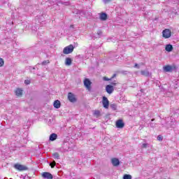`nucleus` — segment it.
Here are the masks:
<instances>
[{
    "label": "nucleus",
    "instance_id": "obj_1",
    "mask_svg": "<svg viewBox=\"0 0 179 179\" xmlns=\"http://www.w3.org/2000/svg\"><path fill=\"white\" fill-rule=\"evenodd\" d=\"M73 50H75L73 45H69L64 48L63 54L68 55V54H71L73 52Z\"/></svg>",
    "mask_w": 179,
    "mask_h": 179
},
{
    "label": "nucleus",
    "instance_id": "obj_2",
    "mask_svg": "<svg viewBox=\"0 0 179 179\" xmlns=\"http://www.w3.org/2000/svg\"><path fill=\"white\" fill-rule=\"evenodd\" d=\"M14 168L16 170H18V171H26L29 170V168H27V166L20 164H15L14 165Z\"/></svg>",
    "mask_w": 179,
    "mask_h": 179
},
{
    "label": "nucleus",
    "instance_id": "obj_3",
    "mask_svg": "<svg viewBox=\"0 0 179 179\" xmlns=\"http://www.w3.org/2000/svg\"><path fill=\"white\" fill-rule=\"evenodd\" d=\"M162 37H164V38H170L171 37V30L169 29L163 30Z\"/></svg>",
    "mask_w": 179,
    "mask_h": 179
},
{
    "label": "nucleus",
    "instance_id": "obj_4",
    "mask_svg": "<svg viewBox=\"0 0 179 179\" xmlns=\"http://www.w3.org/2000/svg\"><path fill=\"white\" fill-rule=\"evenodd\" d=\"M83 83L86 89L90 91L92 89V81L89 78H85L83 80Z\"/></svg>",
    "mask_w": 179,
    "mask_h": 179
},
{
    "label": "nucleus",
    "instance_id": "obj_5",
    "mask_svg": "<svg viewBox=\"0 0 179 179\" xmlns=\"http://www.w3.org/2000/svg\"><path fill=\"white\" fill-rule=\"evenodd\" d=\"M115 127H116V128L122 129V128H124V127H125V123H124V121L121 119L117 120L115 122Z\"/></svg>",
    "mask_w": 179,
    "mask_h": 179
},
{
    "label": "nucleus",
    "instance_id": "obj_6",
    "mask_svg": "<svg viewBox=\"0 0 179 179\" xmlns=\"http://www.w3.org/2000/svg\"><path fill=\"white\" fill-rule=\"evenodd\" d=\"M68 100L71 103H76V96H75V94H73L72 92L68 93Z\"/></svg>",
    "mask_w": 179,
    "mask_h": 179
},
{
    "label": "nucleus",
    "instance_id": "obj_7",
    "mask_svg": "<svg viewBox=\"0 0 179 179\" xmlns=\"http://www.w3.org/2000/svg\"><path fill=\"white\" fill-rule=\"evenodd\" d=\"M102 104L104 108H108V106H110V101H108V99H107V97L103 96Z\"/></svg>",
    "mask_w": 179,
    "mask_h": 179
},
{
    "label": "nucleus",
    "instance_id": "obj_8",
    "mask_svg": "<svg viewBox=\"0 0 179 179\" xmlns=\"http://www.w3.org/2000/svg\"><path fill=\"white\" fill-rule=\"evenodd\" d=\"M163 69H164V72H173V69H176V66L166 65V66H164Z\"/></svg>",
    "mask_w": 179,
    "mask_h": 179
},
{
    "label": "nucleus",
    "instance_id": "obj_9",
    "mask_svg": "<svg viewBox=\"0 0 179 179\" xmlns=\"http://www.w3.org/2000/svg\"><path fill=\"white\" fill-rule=\"evenodd\" d=\"M106 90L108 94H111L114 92V87L111 85H108L106 86Z\"/></svg>",
    "mask_w": 179,
    "mask_h": 179
},
{
    "label": "nucleus",
    "instance_id": "obj_10",
    "mask_svg": "<svg viewBox=\"0 0 179 179\" xmlns=\"http://www.w3.org/2000/svg\"><path fill=\"white\" fill-rule=\"evenodd\" d=\"M42 177H43V178H46V179H52L53 178L52 174H51L50 173H48V172L43 173Z\"/></svg>",
    "mask_w": 179,
    "mask_h": 179
},
{
    "label": "nucleus",
    "instance_id": "obj_11",
    "mask_svg": "<svg viewBox=\"0 0 179 179\" xmlns=\"http://www.w3.org/2000/svg\"><path fill=\"white\" fill-rule=\"evenodd\" d=\"M111 162H112L113 166H114L115 167L120 166V159H118L117 158H113L111 159Z\"/></svg>",
    "mask_w": 179,
    "mask_h": 179
},
{
    "label": "nucleus",
    "instance_id": "obj_12",
    "mask_svg": "<svg viewBox=\"0 0 179 179\" xmlns=\"http://www.w3.org/2000/svg\"><path fill=\"white\" fill-rule=\"evenodd\" d=\"M15 93L17 97H22L23 94V90L20 88H17L15 91Z\"/></svg>",
    "mask_w": 179,
    "mask_h": 179
},
{
    "label": "nucleus",
    "instance_id": "obj_13",
    "mask_svg": "<svg viewBox=\"0 0 179 179\" xmlns=\"http://www.w3.org/2000/svg\"><path fill=\"white\" fill-rule=\"evenodd\" d=\"M55 108H59L61 107V101L59 100H56L53 103Z\"/></svg>",
    "mask_w": 179,
    "mask_h": 179
},
{
    "label": "nucleus",
    "instance_id": "obj_14",
    "mask_svg": "<svg viewBox=\"0 0 179 179\" xmlns=\"http://www.w3.org/2000/svg\"><path fill=\"white\" fill-rule=\"evenodd\" d=\"M165 50L168 52H171V51H173V45H171V44L166 45L165 47Z\"/></svg>",
    "mask_w": 179,
    "mask_h": 179
},
{
    "label": "nucleus",
    "instance_id": "obj_15",
    "mask_svg": "<svg viewBox=\"0 0 179 179\" xmlns=\"http://www.w3.org/2000/svg\"><path fill=\"white\" fill-rule=\"evenodd\" d=\"M65 65H67V66L72 65V59L71 57L66 58Z\"/></svg>",
    "mask_w": 179,
    "mask_h": 179
},
{
    "label": "nucleus",
    "instance_id": "obj_16",
    "mask_svg": "<svg viewBox=\"0 0 179 179\" xmlns=\"http://www.w3.org/2000/svg\"><path fill=\"white\" fill-rule=\"evenodd\" d=\"M108 16H107V14L106 13H101L100 14V16H99V19L101 20H106L107 19Z\"/></svg>",
    "mask_w": 179,
    "mask_h": 179
},
{
    "label": "nucleus",
    "instance_id": "obj_17",
    "mask_svg": "<svg viewBox=\"0 0 179 179\" xmlns=\"http://www.w3.org/2000/svg\"><path fill=\"white\" fill-rule=\"evenodd\" d=\"M57 138H58V135H57L55 133H53L50 136V141H54L57 139Z\"/></svg>",
    "mask_w": 179,
    "mask_h": 179
},
{
    "label": "nucleus",
    "instance_id": "obj_18",
    "mask_svg": "<svg viewBox=\"0 0 179 179\" xmlns=\"http://www.w3.org/2000/svg\"><path fill=\"white\" fill-rule=\"evenodd\" d=\"M141 73L143 76H149L150 75V73L148 71H141Z\"/></svg>",
    "mask_w": 179,
    "mask_h": 179
},
{
    "label": "nucleus",
    "instance_id": "obj_19",
    "mask_svg": "<svg viewBox=\"0 0 179 179\" xmlns=\"http://www.w3.org/2000/svg\"><path fill=\"white\" fill-rule=\"evenodd\" d=\"M52 156L55 159H59V154L58 152H54Z\"/></svg>",
    "mask_w": 179,
    "mask_h": 179
},
{
    "label": "nucleus",
    "instance_id": "obj_20",
    "mask_svg": "<svg viewBox=\"0 0 179 179\" xmlns=\"http://www.w3.org/2000/svg\"><path fill=\"white\" fill-rule=\"evenodd\" d=\"M123 179H132V176L129 174H124L123 176Z\"/></svg>",
    "mask_w": 179,
    "mask_h": 179
},
{
    "label": "nucleus",
    "instance_id": "obj_21",
    "mask_svg": "<svg viewBox=\"0 0 179 179\" xmlns=\"http://www.w3.org/2000/svg\"><path fill=\"white\" fill-rule=\"evenodd\" d=\"M94 115L96 117H100V110H94Z\"/></svg>",
    "mask_w": 179,
    "mask_h": 179
},
{
    "label": "nucleus",
    "instance_id": "obj_22",
    "mask_svg": "<svg viewBox=\"0 0 179 179\" xmlns=\"http://www.w3.org/2000/svg\"><path fill=\"white\" fill-rule=\"evenodd\" d=\"M50 166L51 169H54L55 166H57V163L55 162V161H53L52 163L50 164Z\"/></svg>",
    "mask_w": 179,
    "mask_h": 179
},
{
    "label": "nucleus",
    "instance_id": "obj_23",
    "mask_svg": "<svg viewBox=\"0 0 179 179\" xmlns=\"http://www.w3.org/2000/svg\"><path fill=\"white\" fill-rule=\"evenodd\" d=\"M5 65V62L3 61V59L0 58V68L3 66Z\"/></svg>",
    "mask_w": 179,
    "mask_h": 179
},
{
    "label": "nucleus",
    "instance_id": "obj_24",
    "mask_svg": "<svg viewBox=\"0 0 179 179\" xmlns=\"http://www.w3.org/2000/svg\"><path fill=\"white\" fill-rule=\"evenodd\" d=\"M103 80H105V82H108L111 80V78H108L106 76L103 77Z\"/></svg>",
    "mask_w": 179,
    "mask_h": 179
},
{
    "label": "nucleus",
    "instance_id": "obj_25",
    "mask_svg": "<svg viewBox=\"0 0 179 179\" xmlns=\"http://www.w3.org/2000/svg\"><path fill=\"white\" fill-rule=\"evenodd\" d=\"M46 64H50V60H45L42 62V65H45Z\"/></svg>",
    "mask_w": 179,
    "mask_h": 179
},
{
    "label": "nucleus",
    "instance_id": "obj_26",
    "mask_svg": "<svg viewBox=\"0 0 179 179\" xmlns=\"http://www.w3.org/2000/svg\"><path fill=\"white\" fill-rule=\"evenodd\" d=\"M157 141H163V136H162L161 135H159L157 136Z\"/></svg>",
    "mask_w": 179,
    "mask_h": 179
},
{
    "label": "nucleus",
    "instance_id": "obj_27",
    "mask_svg": "<svg viewBox=\"0 0 179 179\" xmlns=\"http://www.w3.org/2000/svg\"><path fill=\"white\" fill-rule=\"evenodd\" d=\"M24 83L25 85H30V80H25Z\"/></svg>",
    "mask_w": 179,
    "mask_h": 179
},
{
    "label": "nucleus",
    "instance_id": "obj_28",
    "mask_svg": "<svg viewBox=\"0 0 179 179\" xmlns=\"http://www.w3.org/2000/svg\"><path fill=\"white\" fill-rule=\"evenodd\" d=\"M143 148H148V144L147 143H143Z\"/></svg>",
    "mask_w": 179,
    "mask_h": 179
},
{
    "label": "nucleus",
    "instance_id": "obj_29",
    "mask_svg": "<svg viewBox=\"0 0 179 179\" xmlns=\"http://www.w3.org/2000/svg\"><path fill=\"white\" fill-rule=\"evenodd\" d=\"M115 76H117V74H113V76L110 78L111 80H113V79H114Z\"/></svg>",
    "mask_w": 179,
    "mask_h": 179
},
{
    "label": "nucleus",
    "instance_id": "obj_30",
    "mask_svg": "<svg viewBox=\"0 0 179 179\" xmlns=\"http://www.w3.org/2000/svg\"><path fill=\"white\" fill-rule=\"evenodd\" d=\"M105 3H108V2H111V0H104Z\"/></svg>",
    "mask_w": 179,
    "mask_h": 179
},
{
    "label": "nucleus",
    "instance_id": "obj_31",
    "mask_svg": "<svg viewBox=\"0 0 179 179\" xmlns=\"http://www.w3.org/2000/svg\"><path fill=\"white\" fill-rule=\"evenodd\" d=\"M111 85L113 86H117V83L114 82V83H111Z\"/></svg>",
    "mask_w": 179,
    "mask_h": 179
},
{
    "label": "nucleus",
    "instance_id": "obj_32",
    "mask_svg": "<svg viewBox=\"0 0 179 179\" xmlns=\"http://www.w3.org/2000/svg\"><path fill=\"white\" fill-rule=\"evenodd\" d=\"M134 68H139V66H138V64H135Z\"/></svg>",
    "mask_w": 179,
    "mask_h": 179
},
{
    "label": "nucleus",
    "instance_id": "obj_33",
    "mask_svg": "<svg viewBox=\"0 0 179 179\" xmlns=\"http://www.w3.org/2000/svg\"><path fill=\"white\" fill-rule=\"evenodd\" d=\"M111 107L114 108V107H115V105L113 104V105L111 106Z\"/></svg>",
    "mask_w": 179,
    "mask_h": 179
}]
</instances>
